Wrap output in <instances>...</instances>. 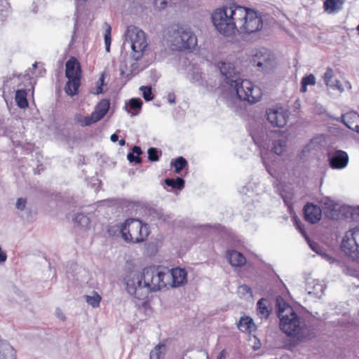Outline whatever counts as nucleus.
I'll list each match as a JSON object with an SVG mask.
<instances>
[{
	"mask_svg": "<svg viewBox=\"0 0 359 359\" xmlns=\"http://www.w3.org/2000/svg\"><path fill=\"white\" fill-rule=\"evenodd\" d=\"M187 276L184 269L163 270L159 266H148L141 271L131 272L126 276V289L135 298L144 300L151 292H158L167 285L176 287L185 284Z\"/></svg>",
	"mask_w": 359,
	"mask_h": 359,
	"instance_id": "f257e3e1",
	"label": "nucleus"
},
{
	"mask_svg": "<svg viewBox=\"0 0 359 359\" xmlns=\"http://www.w3.org/2000/svg\"><path fill=\"white\" fill-rule=\"evenodd\" d=\"M212 20L222 34L230 36L237 31L241 34H251L263 27L262 16L254 9L229 3L217 8Z\"/></svg>",
	"mask_w": 359,
	"mask_h": 359,
	"instance_id": "f03ea898",
	"label": "nucleus"
},
{
	"mask_svg": "<svg viewBox=\"0 0 359 359\" xmlns=\"http://www.w3.org/2000/svg\"><path fill=\"white\" fill-rule=\"evenodd\" d=\"M278 317L280 319V328L287 337L298 334L304 327L301 318L294 309L281 297L276 299Z\"/></svg>",
	"mask_w": 359,
	"mask_h": 359,
	"instance_id": "7ed1b4c3",
	"label": "nucleus"
},
{
	"mask_svg": "<svg viewBox=\"0 0 359 359\" xmlns=\"http://www.w3.org/2000/svg\"><path fill=\"white\" fill-rule=\"evenodd\" d=\"M120 233L126 242L139 243L147 238L149 234V228L141 220L130 218L121 226Z\"/></svg>",
	"mask_w": 359,
	"mask_h": 359,
	"instance_id": "20e7f679",
	"label": "nucleus"
},
{
	"mask_svg": "<svg viewBox=\"0 0 359 359\" xmlns=\"http://www.w3.org/2000/svg\"><path fill=\"white\" fill-rule=\"evenodd\" d=\"M173 29L171 45L178 51H191L197 46V38L190 28L177 25Z\"/></svg>",
	"mask_w": 359,
	"mask_h": 359,
	"instance_id": "39448f33",
	"label": "nucleus"
},
{
	"mask_svg": "<svg viewBox=\"0 0 359 359\" xmlns=\"http://www.w3.org/2000/svg\"><path fill=\"white\" fill-rule=\"evenodd\" d=\"M231 87L235 89L240 100L252 104L259 102L263 95L262 89L248 79L233 81Z\"/></svg>",
	"mask_w": 359,
	"mask_h": 359,
	"instance_id": "423d86ee",
	"label": "nucleus"
},
{
	"mask_svg": "<svg viewBox=\"0 0 359 359\" xmlns=\"http://www.w3.org/2000/svg\"><path fill=\"white\" fill-rule=\"evenodd\" d=\"M126 40L131 43L132 57L136 61L140 60L148 46L145 33L138 27L128 26L126 32Z\"/></svg>",
	"mask_w": 359,
	"mask_h": 359,
	"instance_id": "0eeeda50",
	"label": "nucleus"
},
{
	"mask_svg": "<svg viewBox=\"0 0 359 359\" xmlns=\"http://www.w3.org/2000/svg\"><path fill=\"white\" fill-rule=\"evenodd\" d=\"M341 248L347 257L359 262V226L351 228L344 233Z\"/></svg>",
	"mask_w": 359,
	"mask_h": 359,
	"instance_id": "6e6552de",
	"label": "nucleus"
},
{
	"mask_svg": "<svg viewBox=\"0 0 359 359\" xmlns=\"http://www.w3.org/2000/svg\"><path fill=\"white\" fill-rule=\"evenodd\" d=\"M318 205L316 204V222L320 219L321 214L323 212L328 217L336 219L338 217V212L340 210L341 205L335 203L328 197L318 198Z\"/></svg>",
	"mask_w": 359,
	"mask_h": 359,
	"instance_id": "1a4fd4ad",
	"label": "nucleus"
},
{
	"mask_svg": "<svg viewBox=\"0 0 359 359\" xmlns=\"http://www.w3.org/2000/svg\"><path fill=\"white\" fill-rule=\"evenodd\" d=\"M250 62L253 66L266 71L273 67L274 58L272 54L265 48L255 49L252 51Z\"/></svg>",
	"mask_w": 359,
	"mask_h": 359,
	"instance_id": "9d476101",
	"label": "nucleus"
},
{
	"mask_svg": "<svg viewBox=\"0 0 359 359\" xmlns=\"http://www.w3.org/2000/svg\"><path fill=\"white\" fill-rule=\"evenodd\" d=\"M266 119L273 127L283 128L289 120L290 111L282 107H273L266 109Z\"/></svg>",
	"mask_w": 359,
	"mask_h": 359,
	"instance_id": "9b49d317",
	"label": "nucleus"
},
{
	"mask_svg": "<svg viewBox=\"0 0 359 359\" xmlns=\"http://www.w3.org/2000/svg\"><path fill=\"white\" fill-rule=\"evenodd\" d=\"M348 154L342 150H336L329 153L330 165L333 169L345 168L348 163Z\"/></svg>",
	"mask_w": 359,
	"mask_h": 359,
	"instance_id": "f8f14e48",
	"label": "nucleus"
},
{
	"mask_svg": "<svg viewBox=\"0 0 359 359\" xmlns=\"http://www.w3.org/2000/svg\"><path fill=\"white\" fill-rule=\"evenodd\" d=\"M65 76L68 79L81 76L80 64L74 57H71L66 62Z\"/></svg>",
	"mask_w": 359,
	"mask_h": 359,
	"instance_id": "ddd939ff",
	"label": "nucleus"
},
{
	"mask_svg": "<svg viewBox=\"0 0 359 359\" xmlns=\"http://www.w3.org/2000/svg\"><path fill=\"white\" fill-rule=\"evenodd\" d=\"M226 257L232 266L241 267L245 264L247 261L242 253L233 250H228Z\"/></svg>",
	"mask_w": 359,
	"mask_h": 359,
	"instance_id": "4468645a",
	"label": "nucleus"
},
{
	"mask_svg": "<svg viewBox=\"0 0 359 359\" xmlns=\"http://www.w3.org/2000/svg\"><path fill=\"white\" fill-rule=\"evenodd\" d=\"M341 121L347 128L353 130L359 125V114L349 111L341 116Z\"/></svg>",
	"mask_w": 359,
	"mask_h": 359,
	"instance_id": "2eb2a0df",
	"label": "nucleus"
},
{
	"mask_svg": "<svg viewBox=\"0 0 359 359\" xmlns=\"http://www.w3.org/2000/svg\"><path fill=\"white\" fill-rule=\"evenodd\" d=\"M238 329L244 333L251 334L257 329L253 320L249 316L241 317L238 323Z\"/></svg>",
	"mask_w": 359,
	"mask_h": 359,
	"instance_id": "dca6fc26",
	"label": "nucleus"
},
{
	"mask_svg": "<svg viewBox=\"0 0 359 359\" xmlns=\"http://www.w3.org/2000/svg\"><path fill=\"white\" fill-rule=\"evenodd\" d=\"M218 67L221 74L224 77L226 83H228L230 86L233 82V79H231L232 74H234L235 67L233 64L231 62H221L218 64Z\"/></svg>",
	"mask_w": 359,
	"mask_h": 359,
	"instance_id": "f3484780",
	"label": "nucleus"
},
{
	"mask_svg": "<svg viewBox=\"0 0 359 359\" xmlns=\"http://www.w3.org/2000/svg\"><path fill=\"white\" fill-rule=\"evenodd\" d=\"M0 358L16 359V354L14 348L5 340H0Z\"/></svg>",
	"mask_w": 359,
	"mask_h": 359,
	"instance_id": "a211bd4d",
	"label": "nucleus"
},
{
	"mask_svg": "<svg viewBox=\"0 0 359 359\" xmlns=\"http://www.w3.org/2000/svg\"><path fill=\"white\" fill-rule=\"evenodd\" d=\"M333 71L331 69H327L326 72L324 74L323 79L325 84L332 88V89H337L339 92H343L344 88L339 81L332 79Z\"/></svg>",
	"mask_w": 359,
	"mask_h": 359,
	"instance_id": "6ab92c4d",
	"label": "nucleus"
},
{
	"mask_svg": "<svg viewBox=\"0 0 359 359\" xmlns=\"http://www.w3.org/2000/svg\"><path fill=\"white\" fill-rule=\"evenodd\" d=\"M344 0H325L323 4L325 11L329 14H334L342 9Z\"/></svg>",
	"mask_w": 359,
	"mask_h": 359,
	"instance_id": "aec40b11",
	"label": "nucleus"
},
{
	"mask_svg": "<svg viewBox=\"0 0 359 359\" xmlns=\"http://www.w3.org/2000/svg\"><path fill=\"white\" fill-rule=\"evenodd\" d=\"M81 86V78H73L71 79H68L65 87V93L70 95L74 96L79 93V88Z\"/></svg>",
	"mask_w": 359,
	"mask_h": 359,
	"instance_id": "412c9836",
	"label": "nucleus"
},
{
	"mask_svg": "<svg viewBox=\"0 0 359 359\" xmlns=\"http://www.w3.org/2000/svg\"><path fill=\"white\" fill-rule=\"evenodd\" d=\"M277 133L279 136L283 137V138L273 142L272 151L278 155H281L287 146V137L284 135L283 132L280 131Z\"/></svg>",
	"mask_w": 359,
	"mask_h": 359,
	"instance_id": "4be33fe9",
	"label": "nucleus"
},
{
	"mask_svg": "<svg viewBox=\"0 0 359 359\" xmlns=\"http://www.w3.org/2000/svg\"><path fill=\"white\" fill-rule=\"evenodd\" d=\"M109 101L107 99L102 100L96 106L94 111L95 114L97 116V120H101L108 112L109 109Z\"/></svg>",
	"mask_w": 359,
	"mask_h": 359,
	"instance_id": "5701e85b",
	"label": "nucleus"
},
{
	"mask_svg": "<svg viewBox=\"0 0 359 359\" xmlns=\"http://www.w3.org/2000/svg\"><path fill=\"white\" fill-rule=\"evenodd\" d=\"M27 93L25 89L17 90L15 95V100L18 107L25 109L28 107L29 103L27 99Z\"/></svg>",
	"mask_w": 359,
	"mask_h": 359,
	"instance_id": "b1692460",
	"label": "nucleus"
},
{
	"mask_svg": "<svg viewBox=\"0 0 359 359\" xmlns=\"http://www.w3.org/2000/svg\"><path fill=\"white\" fill-rule=\"evenodd\" d=\"M292 220L294 222V224L296 226V228L299 231V232L302 233V235L304 236V238H305V240L306 241V242L308 243L309 247L311 248V249L314 251V242L312 241L309 236L307 235L304 228V225L302 224L301 221L299 220V219L298 218V217L294 215L293 217H292Z\"/></svg>",
	"mask_w": 359,
	"mask_h": 359,
	"instance_id": "393cba45",
	"label": "nucleus"
},
{
	"mask_svg": "<svg viewBox=\"0 0 359 359\" xmlns=\"http://www.w3.org/2000/svg\"><path fill=\"white\" fill-rule=\"evenodd\" d=\"M304 219L310 224H314V203H308L303 209Z\"/></svg>",
	"mask_w": 359,
	"mask_h": 359,
	"instance_id": "a878e982",
	"label": "nucleus"
},
{
	"mask_svg": "<svg viewBox=\"0 0 359 359\" xmlns=\"http://www.w3.org/2000/svg\"><path fill=\"white\" fill-rule=\"evenodd\" d=\"M267 300L266 299L262 298L257 302V313L260 316L261 318L266 319L269 314L270 311L266 306Z\"/></svg>",
	"mask_w": 359,
	"mask_h": 359,
	"instance_id": "bb28decb",
	"label": "nucleus"
},
{
	"mask_svg": "<svg viewBox=\"0 0 359 359\" xmlns=\"http://www.w3.org/2000/svg\"><path fill=\"white\" fill-rule=\"evenodd\" d=\"M170 165L175 168V173H180L186 166H187L188 163L184 157L179 156L172 160Z\"/></svg>",
	"mask_w": 359,
	"mask_h": 359,
	"instance_id": "cd10ccee",
	"label": "nucleus"
},
{
	"mask_svg": "<svg viewBox=\"0 0 359 359\" xmlns=\"http://www.w3.org/2000/svg\"><path fill=\"white\" fill-rule=\"evenodd\" d=\"M165 184L172 189L178 190H181L184 187V180L181 177H177L176 179L166 178Z\"/></svg>",
	"mask_w": 359,
	"mask_h": 359,
	"instance_id": "c85d7f7f",
	"label": "nucleus"
},
{
	"mask_svg": "<svg viewBox=\"0 0 359 359\" xmlns=\"http://www.w3.org/2000/svg\"><path fill=\"white\" fill-rule=\"evenodd\" d=\"M132 153H129L127 156V158L130 162H135L136 163H140L142 158L140 154H142V149L138 146H134L132 149Z\"/></svg>",
	"mask_w": 359,
	"mask_h": 359,
	"instance_id": "c756f323",
	"label": "nucleus"
},
{
	"mask_svg": "<svg viewBox=\"0 0 359 359\" xmlns=\"http://www.w3.org/2000/svg\"><path fill=\"white\" fill-rule=\"evenodd\" d=\"M165 346L163 344L156 345L150 352V359H161L165 354Z\"/></svg>",
	"mask_w": 359,
	"mask_h": 359,
	"instance_id": "7c9ffc66",
	"label": "nucleus"
},
{
	"mask_svg": "<svg viewBox=\"0 0 359 359\" xmlns=\"http://www.w3.org/2000/svg\"><path fill=\"white\" fill-rule=\"evenodd\" d=\"M97 117L95 114L94 111L92 112L90 116H80L77 121L80 123L81 126H90L91 124L96 123L99 121L100 120H97Z\"/></svg>",
	"mask_w": 359,
	"mask_h": 359,
	"instance_id": "2f4dec72",
	"label": "nucleus"
},
{
	"mask_svg": "<svg viewBox=\"0 0 359 359\" xmlns=\"http://www.w3.org/2000/svg\"><path fill=\"white\" fill-rule=\"evenodd\" d=\"M85 299L86 302L93 308L99 307L102 300L101 296L96 292H93V296L86 295Z\"/></svg>",
	"mask_w": 359,
	"mask_h": 359,
	"instance_id": "473e14b6",
	"label": "nucleus"
},
{
	"mask_svg": "<svg viewBox=\"0 0 359 359\" xmlns=\"http://www.w3.org/2000/svg\"><path fill=\"white\" fill-rule=\"evenodd\" d=\"M142 101L140 98H132L130 100L128 103V107L131 110H134L135 111V114L137 115L140 113L142 107Z\"/></svg>",
	"mask_w": 359,
	"mask_h": 359,
	"instance_id": "72a5a7b5",
	"label": "nucleus"
},
{
	"mask_svg": "<svg viewBox=\"0 0 359 359\" xmlns=\"http://www.w3.org/2000/svg\"><path fill=\"white\" fill-rule=\"evenodd\" d=\"M104 27H105V29H104V43H105V48H106V51L107 52H109L110 51V46H111V26L105 22L104 23Z\"/></svg>",
	"mask_w": 359,
	"mask_h": 359,
	"instance_id": "f704fd0d",
	"label": "nucleus"
},
{
	"mask_svg": "<svg viewBox=\"0 0 359 359\" xmlns=\"http://www.w3.org/2000/svg\"><path fill=\"white\" fill-rule=\"evenodd\" d=\"M74 222L81 227L88 226L90 224L89 218L83 215V213H78L76 215L74 219Z\"/></svg>",
	"mask_w": 359,
	"mask_h": 359,
	"instance_id": "c9c22d12",
	"label": "nucleus"
},
{
	"mask_svg": "<svg viewBox=\"0 0 359 359\" xmlns=\"http://www.w3.org/2000/svg\"><path fill=\"white\" fill-rule=\"evenodd\" d=\"M148 159L151 162L158 161L161 156V151H158L154 147H150L148 151Z\"/></svg>",
	"mask_w": 359,
	"mask_h": 359,
	"instance_id": "e433bc0d",
	"label": "nucleus"
},
{
	"mask_svg": "<svg viewBox=\"0 0 359 359\" xmlns=\"http://www.w3.org/2000/svg\"><path fill=\"white\" fill-rule=\"evenodd\" d=\"M105 73L102 72L97 80L96 83V89L95 91L93 92L95 95H99L100 93H102L104 92L103 87L105 85L104 80H105Z\"/></svg>",
	"mask_w": 359,
	"mask_h": 359,
	"instance_id": "4c0bfd02",
	"label": "nucleus"
},
{
	"mask_svg": "<svg viewBox=\"0 0 359 359\" xmlns=\"http://www.w3.org/2000/svg\"><path fill=\"white\" fill-rule=\"evenodd\" d=\"M313 85L314 84V76L313 74H310L308 76L304 77L301 82V88L300 91L302 93H305L306 91L307 85Z\"/></svg>",
	"mask_w": 359,
	"mask_h": 359,
	"instance_id": "58836bf2",
	"label": "nucleus"
},
{
	"mask_svg": "<svg viewBox=\"0 0 359 359\" xmlns=\"http://www.w3.org/2000/svg\"><path fill=\"white\" fill-rule=\"evenodd\" d=\"M121 231V226L118 224H109L107 227V233L109 237L118 236Z\"/></svg>",
	"mask_w": 359,
	"mask_h": 359,
	"instance_id": "ea45409f",
	"label": "nucleus"
},
{
	"mask_svg": "<svg viewBox=\"0 0 359 359\" xmlns=\"http://www.w3.org/2000/svg\"><path fill=\"white\" fill-rule=\"evenodd\" d=\"M140 90L142 92V96L146 101H151L154 99L151 88L150 86H141Z\"/></svg>",
	"mask_w": 359,
	"mask_h": 359,
	"instance_id": "a19ab883",
	"label": "nucleus"
},
{
	"mask_svg": "<svg viewBox=\"0 0 359 359\" xmlns=\"http://www.w3.org/2000/svg\"><path fill=\"white\" fill-rule=\"evenodd\" d=\"M248 345L254 351H257L262 347V343L259 338H248Z\"/></svg>",
	"mask_w": 359,
	"mask_h": 359,
	"instance_id": "79ce46f5",
	"label": "nucleus"
},
{
	"mask_svg": "<svg viewBox=\"0 0 359 359\" xmlns=\"http://www.w3.org/2000/svg\"><path fill=\"white\" fill-rule=\"evenodd\" d=\"M170 1L171 0H154V4L156 8L161 10L164 9Z\"/></svg>",
	"mask_w": 359,
	"mask_h": 359,
	"instance_id": "37998d69",
	"label": "nucleus"
},
{
	"mask_svg": "<svg viewBox=\"0 0 359 359\" xmlns=\"http://www.w3.org/2000/svg\"><path fill=\"white\" fill-rule=\"evenodd\" d=\"M26 203H27L26 198H20L17 201L16 208L20 210H23L25 208Z\"/></svg>",
	"mask_w": 359,
	"mask_h": 359,
	"instance_id": "c03bdc74",
	"label": "nucleus"
},
{
	"mask_svg": "<svg viewBox=\"0 0 359 359\" xmlns=\"http://www.w3.org/2000/svg\"><path fill=\"white\" fill-rule=\"evenodd\" d=\"M7 259V255L5 252H4L0 247V264L4 262Z\"/></svg>",
	"mask_w": 359,
	"mask_h": 359,
	"instance_id": "a18cd8bd",
	"label": "nucleus"
},
{
	"mask_svg": "<svg viewBox=\"0 0 359 359\" xmlns=\"http://www.w3.org/2000/svg\"><path fill=\"white\" fill-rule=\"evenodd\" d=\"M226 353L224 351H222L219 353L217 359H226Z\"/></svg>",
	"mask_w": 359,
	"mask_h": 359,
	"instance_id": "49530a36",
	"label": "nucleus"
},
{
	"mask_svg": "<svg viewBox=\"0 0 359 359\" xmlns=\"http://www.w3.org/2000/svg\"><path fill=\"white\" fill-rule=\"evenodd\" d=\"M111 140L113 142H115L118 140V136L116 135V134H112L111 135V137H110Z\"/></svg>",
	"mask_w": 359,
	"mask_h": 359,
	"instance_id": "de8ad7c7",
	"label": "nucleus"
},
{
	"mask_svg": "<svg viewBox=\"0 0 359 359\" xmlns=\"http://www.w3.org/2000/svg\"><path fill=\"white\" fill-rule=\"evenodd\" d=\"M57 317L60 319H62V320H65V315L62 313V312H59L57 311Z\"/></svg>",
	"mask_w": 359,
	"mask_h": 359,
	"instance_id": "09e8293b",
	"label": "nucleus"
},
{
	"mask_svg": "<svg viewBox=\"0 0 359 359\" xmlns=\"http://www.w3.org/2000/svg\"><path fill=\"white\" fill-rule=\"evenodd\" d=\"M125 144H126V141H125L123 139H121V140L119 141V144H120L121 146H123Z\"/></svg>",
	"mask_w": 359,
	"mask_h": 359,
	"instance_id": "8fccbe9b",
	"label": "nucleus"
},
{
	"mask_svg": "<svg viewBox=\"0 0 359 359\" xmlns=\"http://www.w3.org/2000/svg\"><path fill=\"white\" fill-rule=\"evenodd\" d=\"M309 151L308 147H306L303 149L302 152H303V154H304V153H306V151Z\"/></svg>",
	"mask_w": 359,
	"mask_h": 359,
	"instance_id": "3c124183",
	"label": "nucleus"
},
{
	"mask_svg": "<svg viewBox=\"0 0 359 359\" xmlns=\"http://www.w3.org/2000/svg\"><path fill=\"white\" fill-rule=\"evenodd\" d=\"M354 130L356 131L358 133H359V124H358V126L356 127Z\"/></svg>",
	"mask_w": 359,
	"mask_h": 359,
	"instance_id": "603ef678",
	"label": "nucleus"
},
{
	"mask_svg": "<svg viewBox=\"0 0 359 359\" xmlns=\"http://www.w3.org/2000/svg\"><path fill=\"white\" fill-rule=\"evenodd\" d=\"M244 288L247 289L248 291L250 290V288L249 287L246 286V285L244 286Z\"/></svg>",
	"mask_w": 359,
	"mask_h": 359,
	"instance_id": "864d4df0",
	"label": "nucleus"
},
{
	"mask_svg": "<svg viewBox=\"0 0 359 359\" xmlns=\"http://www.w3.org/2000/svg\"><path fill=\"white\" fill-rule=\"evenodd\" d=\"M325 289L323 285H320V290L323 291Z\"/></svg>",
	"mask_w": 359,
	"mask_h": 359,
	"instance_id": "5fc2aeb1",
	"label": "nucleus"
},
{
	"mask_svg": "<svg viewBox=\"0 0 359 359\" xmlns=\"http://www.w3.org/2000/svg\"><path fill=\"white\" fill-rule=\"evenodd\" d=\"M33 67H36V63L34 64V65H33Z\"/></svg>",
	"mask_w": 359,
	"mask_h": 359,
	"instance_id": "6e6d98bb",
	"label": "nucleus"
},
{
	"mask_svg": "<svg viewBox=\"0 0 359 359\" xmlns=\"http://www.w3.org/2000/svg\"><path fill=\"white\" fill-rule=\"evenodd\" d=\"M346 84H347V86H348V88H351L349 83H347Z\"/></svg>",
	"mask_w": 359,
	"mask_h": 359,
	"instance_id": "4d7b16f0",
	"label": "nucleus"
},
{
	"mask_svg": "<svg viewBox=\"0 0 359 359\" xmlns=\"http://www.w3.org/2000/svg\"><path fill=\"white\" fill-rule=\"evenodd\" d=\"M358 210H359V206L358 207Z\"/></svg>",
	"mask_w": 359,
	"mask_h": 359,
	"instance_id": "13d9d810",
	"label": "nucleus"
}]
</instances>
